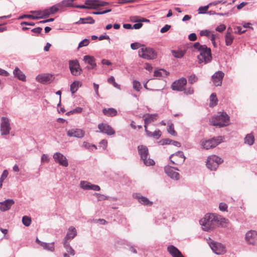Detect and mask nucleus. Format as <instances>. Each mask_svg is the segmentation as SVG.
<instances>
[{
	"mask_svg": "<svg viewBox=\"0 0 257 257\" xmlns=\"http://www.w3.org/2000/svg\"><path fill=\"white\" fill-rule=\"evenodd\" d=\"M167 131L170 134L173 136H176L177 135V133L174 130V125L172 123L168 125Z\"/></svg>",
	"mask_w": 257,
	"mask_h": 257,
	"instance_id": "obj_45",
	"label": "nucleus"
},
{
	"mask_svg": "<svg viewBox=\"0 0 257 257\" xmlns=\"http://www.w3.org/2000/svg\"><path fill=\"white\" fill-rule=\"evenodd\" d=\"M169 73L166 70L161 69L154 71V75L156 77H166L169 75Z\"/></svg>",
	"mask_w": 257,
	"mask_h": 257,
	"instance_id": "obj_34",
	"label": "nucleus"
},
{
	"mask_svg": "<svg viewBox=\"0 0 257 257\" xmlns=\"http://www.w3.org/2000/svg\"><path fill=\"white\" fill-rule=\"evenodd\" d=\"M80 186L81 188L85 190L99 191L100 188L98 185L92 184L90 182L82 181L80 182Z\"/></svg>",
	"mask_w": 257,
	"mask_h": 257,
	"instance_id": "obj_19",
	"label": "nucleus"
},
{
	"mask_svg": "<svg viewBox=\"0 0 257 257\" xmlns=\"http://www.w3.org/2000/svg\"><path fill=\"white\" fill-rule=\"evenodd\" d=\"M31 13L36 14V16H40L44 15V10L43 11H31Z\"/></svg>",
	"mask_w": 257,
	"mask_h": 257,
	"instance_id": "obj_63",
	"label": "nucleus"
},
{
	"mask_svg": "<svg viewBox=\"0 0 257 257\" xmlns=\"http://www.w3.org/2000/svg\"><path fill=\"white\" fill-rule=\"evenodd\" d=\"M185 90V93L186 94H192L194 92V90L192 87H189L187 89L184 90Z\"/></svg>",
	"mask_w": 257,
	"mask_h": 257,
	"instance_id": "obj_64",
	"label": "nucleus"
},
{
	"mask_svg": "<svg viewBox=\"0 0 257 257\" xmlns=\"http://www.w3.org/2000/svg\"><path fill=\"white\" fill-rule=\"evenodd\" d=\"M157 116V114H148V116L144 119L145 125L144 127L145 129H147V125L149 123L154 121L156 120V117Z\"/></svg>",
	"mask_w": 257,
	"mask_h": 257,
	"instance_id": "obj_28",
	"label": "nucleus"
},
{
	"mask_svg": "<svg viewBox=\"0 0 257 257\" xmlns=\"http://www.w3.org/2000/svg\"><path fill=\"white\" fill-rule=\"evenodd\" d=\"M254 142V138L253 135L251 134H247L244 138V143L251 146Z\"/></svg>",
	"mask_w": 257,
	"mask_h": 257,
	"instance_id": "obj_36",
	"label": "nucleus"
},
{
	"mask_svg": "<svg viewBox=\"0 0 257 257\" xmlns=\"http://www.w3.org/2000/svg\"><path fill=\"white\" fill-rule=\"evenodd\" d=\"M60 5L58 4V3L56 4L55 5H53V6L50 7V10L51 12V14H53V15L56 13L59 10H61L60 7L59 6Z\"/></svg>",
	"mask_w": 257,
	"mask_h": 257,
	"instance_id": "obj_44",
	"label": "nucleus"
},
{
	"mask_svg": "<svg viewBox=\"0 0 257 257\" xmlns=\"http://www.w3.org/2000/svg\"><path fill=\"white\" fill-rule=\"evenodd\" d=\"M171 52L173 55L177 58H182L185 54V52L182 50H172Z\"/></svg>",
	"mask_w": 257,
	"mask_h": 257,
	"instance_id": "obj_38",
	"label": "nucleus"
},
{
	"mask_svg": "<svg viewBox=\"0 0 257 257\" xmlns=\"http://www.w3.org/2000/svg\"><path fill=\"white\" fill-rule=\"evenodd\" d=\"M98 128L99 132L107 135L108 136H112L115 134V131L112 127L107 123H101L98 124Z\"/></svg>",
	"mask_w": 257,
	"mask_h": 257,
	"instance_id": "obj_14",
	"label": "nucleus"
},
{
	"mask_svg": "<svg viewBox=\"0 0 257 257\" xmlns=\"http://www.w3.org/2000/svg\"><path fill=\"white\" fill-rule=\"evenodd\" d=\"M41 242V246L43 247L44 249L51 251H53L55 249L54 248V242L52 243H46L44 242Z\"/></svg>",
	"mask_w": 257,
	"mask_h": 257,
	"instance_id": "obj_35",
	"label": "nucleus"
},
{
	"mask_svg": "<svg viewBox=\"0 0 257 257\" xmlns=\"http://www.w3.org/2000/svg\"><path fill=\"white\" fill-rule=\"evenodd\" d=\"M171 28V26L169 25H166L164 27L161 28L160 32L161 33H164L167 32Z\"/></svg>",
	"mask_w": 257,
	"mask_h": 257,
	"instance_id": "obj_57",
	"label": "nucleus"
},
{
	"mask_svg": "<svg viewBox=\"0 0 257 257\" xmlns=\"http://www.w3.org/2000/svg\"><path fill=\"white\" fill-rule=\"evenodd\" d=\"M98 2L99 0H86L85 5L89 7L88 9H96Z\"/></svg>",
	"mask_w": 257,
	"mask_h": 257,
	"instance_id": "obj_31",
	"label": "nucleus"
},
{
	"mask_svg": "<svg viewBox=\"0 0 257 257\" xmlns=\"http://www.w3.org/2000/svg\"><path fill=\"white\" fill-rule=\"evenodd\" d=\"M44 15L40 16V17H41V19L47 18L49 17L50 15H53V14H51V12L50 10V8L45 9L44 10Z\"/></svg>",
	"mask_w": 257,
	"mask_h": 257,
	"instance_id": "obj_50",
	"label": "nucleus"
},
{
	"mask_svg": "<svg viewBox=\"0 0 257 257\" xmlns=\"http://www.w3.org/2000/svg\"><path fill=\"white\" fill-rule=\"evenodd\" d=\"M14 203L15 201L12 199H8L4 201L0 202V210L3 212L8 210Z\"/></svg>",
	"mask_w": 257,
	"mask_h": 257,
	"instance_id": "obj_20",
	"label": "nucleus"
},
{
	"mask_svg": "<svg viewBox=\"0 0 257 257\" xmlns=\"http://www.w3.org/2000/svg\"><path fill=\"white\" fill-rule=\"evenodd\" d=\"M172 142V140L170 139H163L161 140L158 143L160 144L161 145H170L171 142Z\"/></svg>",
	"mask_w": 257,
	"mask_h": 257,
	"instance_id": "obj_47",
	"label": "nucleus"
},
{
	"mask_svg": "<svg viewBox=\"0 0 257 257\" xmlns=\"http://www.w3.org/2000/svg\"><path fill=\"white\" fill-rule=\"evenodd\" d=\"M41 161L42 162H48L49 161V158L48 155L43 154L41 157Z\"/></svg>",
	"mask_w": 257,
	"mask_h": 257,
	"instance_id": "obj_60",
	"label": "nucleus"
},
{
	"mask_svg": "<svg viewBox=\"0 0 257 257\" xmlns=\"http://www.w3.org/2000/svg\"><path fill=\"white\" fill-rule=\"evenodd\" d=\"M210 106L213 107L217 105V98L215 93H212L210 96Z\"/></svg>",
	"mask_w": 257,
	"mask_h": 257,
	"instance_id": "obj_39",
	"label": "nucleus"
},
{
	"mask_svg": "<svg viewBox=\"0 0 257 257\" xmlns=\"http://www.w3.org/2000/svg\"><path fill=\"white\" fill-rule=\"evenodd\" d=\"M95 21L91 17H87L86 18H80L79 20L76 23V24H94Z\"/></svg>",
	"mask_w": 257,
	"mask_h": 257,
	"instance_id": "obj_32",
	"label": "nucleus"
},
{
	"mask_svg": "<svg viewBox=\"0 0 257 257\" xmlns=\"http://www.w3.org/2000/svg\"><path fill=\"white\" fill-rule=\"evenodd\" d=\"M77 235V230L76 228L73 226H70L66 236L64 238L63 241L70 242Z\"/></svg>",
	"mask_w": 257,
	"mask_h": 257,
	"instance_id": "obj_22",
	"label": "nucleus"
},
{
	"mask_svg": "<svg viewBox=\"0 0 257 257\" xmlns=\"http://www.w3.org/2000/svg\"><path fill=\"white\" fill-rule=\"evenodd\" d=\"M53 76L50 74H39L36 77L37 80L42 83H49L52 80Z\"/></svg>",
	"mask_w": 257,
	"mask_h": 257,
	"instance_id": "obj_21",
	"label": "nucleus"
},
{
	"mask_svg": "<svg viewBox=\"0 0 257 257\" xmlns=\"http://www.w3.org/2000/svg\"><path fill=\"white\" fill-rule=\"evenodd\" d=\"M8 175V171L6 170H4L0 178V187H2L3 182L7 177Z\"/></svg>",
	"mask_w": 257,
	"mask_h": 257,
	"instance_id": "obj_48",
	"label": "nucleus"
},
{
	"mask_svg": "<svg viewBox=\"0 0 257 257\" xmlns=\"http://www.w3.org/2000/svg\"><path fill=\"white\" fill-rule=\"evenodd\" d=\"M134 197L137 198L138 201L144 205L151 206L153 202L150 201L147 197L141 196L140 194H135L133 195Z\"/></svg>",
	"mask_w": 257,
	"mask_h": 257,
	"instance_id": "obj_23",
	"label": "nucleus"
},
{
	"mask_svg": "<svg viewBox=\"0 0 257 257\" xmlns=\"http://www.w3.org/2000/svg\"><path fill=\"white\" fill-rule=\"evenodd\" d=\"M53 159L55 162L63 167L68 166V160L65 156L59 152H56L53 155Z\"/></svg>",
	"mask_w": 257,
	"mask_h": 257,
	"instance_id": "obj_15",
	"label": "nucleus"
},
{
	"mask_svg": "<svg viewBox=\"0 0 257 257\" xmlns=\"http://www.w3.org/2000/svg\"><path fill=\"white\" fill-rule=\"evenodd\" d=\"M227 205L224 202H221L219 205V209L222 211H227Z\"/></svg>",
	"mask_w": 257,
	"mask_h": 257,
	"instance_id": "obj_52",
	"label": "nucleus"
},
{
	"mask_svg": "<svg viewBox=\"0 0 257 257\" xmlns=\"http://www.w3.org/2000/svg\"><path fill=\"white\" fill-rule=\"evenodd\" d=\"M143 45H142L143 46ZM142 45L139 42L133 43L131 45V48L133 50H137L139 48L141 47Z\"/></svg>",
	"mask_w": 257,
	"mask_h": 257,
	"instance_id": "obj_53",
	"label": "nucleus"
},
{
	"mask_svg": "<svg viewBox=\"0 0 257 257\" xmlns=\"http://www.w3.org/2000/svg\"><path fill=\"white\" fill-rule=\"evenodd\" d=\"M208 244L212 251L215 254L222 255L226 252L225 246L223 244L220 242L215 241L210 238H209Z\"/></svg>",
	"mask_w": 257,
	"mask_h": 257,
	"instance_id": "obj_7",
	"label": "nucleus"
},
{
	"mask_svg": "<svg viewBox=\"0 0 257 257\" xmlns=\"http://www.w3.org/2000/svg\"><path fill=\"white\" fill-rule=\"evenodd\" d=\"M69 69L72 75L78 76L82 71L77 60H70L69 62Z\"/></svg>",
	"mask_w": 257,
	"mask_h": 257,
	"instance_id": "obj_12",
	"label": "nucleus"
},
{
	"mask_svg": "<svg viewBox=\"0 0 257 257\" xmlns=\"http://www.w3.org/2000/svg\"><path fill=\"white\" fill-rule=\"evenodd\" d=\"M104 115L108 117H113L117 114V110L113 108H104L102 109Z\"/></svg>",
	"mask_w": 257,
	"mask_h": 257,
	"instance_id": "obj_25",
	"label": "nucleus"
},
{
	"mask_svg": "<svg viewBox=\"0 0 257 257\" xmlns=\"http://www.w3.org/2000/svg\"><path fill=\"white\" fill-rule=\"evenodd\" d=\"M175 170L179 171V169L177 168L172 167L169 165L165 166L164 168L165 172L168 176L172 179L178 180L180 178V175Z\"/></svg>",
	"mask_w": 257,
	"mask_h": 257,
	"instance_id": "obj_13",
	"label": "nucleus"
},
{
	"mask_svg": "<svg viewBox=\"0 0 257 257\" xmlns=\"http://www.w3.org/2000/svg\"><path fill=\"white\" fill-rule=\"evenodd\" d=\"M81 86V84H80V82L78 81H74L71 85H70V91L72 93V94L75 93L78 90L79 86Z\"/></svg>",
	"mask_w": 257,
	"mask_h": 257,
	"instance_id": "obj_37",
	"label": "nucleus"
},
{
	"mask_svg": "<svg viewBox=\"0 0 257 257\" xmlns=\"http://www.w3.org/2000/svg\"><path fill=\"white\" fill-rule=\"evenodd\" d=\"M197 80L198 77L195 74L191 75L188 78L189 83L191 84L196 82Z\"/></svg>",
	"mask_w": 257,
	"mask_h": 257,
	"instance_id": "obj_49",
	"label": "nucleus"
},
{
	"mask_svg": "<svg viewBox=\"0 0 257 257\" xmlns=\"http://www.w3.org/2000/svg\"><path fill=\"white\" fill-rule=\"evenodd\" d=\"M171 162L175 165H179L183 164L186 157L181 151H178L174 154H172L169 158Z\"/></svg>",
	"mask_w": 257,
	"mask_h": 257,
	"instance_id": "obj_10",
	"label": "nucleus"
},
{
	"mask_svg": "<svg viewBox=\"0 0 257 257\" xmlns=\"http://www.w3.org/2000/svg\"><path fill=\"white\" fill-rule=\"evenodd\" d=\"M225 28L226 26L224 24H221L217 26L215 30L216 31H218L219 32H222L225 29Z\"/></svg>",
	"mask_w": 257,
	"mask_h": 257,
	"instance_id": "obj_56",
	"label": "nucleus"
},
{
	"mask_svg": "<svg viewBox=\"0 0 257 257\" xmlns=\"http://www.w3.org/2000/svg\"><path fill=\"white\" fill-rule=\"evenodd\" d=\"M209 31L207 30H202L200 32V35L201 36H209Z\"/></svg>",
	"mask_w": 257,
	"mask_h": 257,
	"instance_id": "obj_61",
	"label": "nucleus"
},
{
	"mask_svg": "<svg viewBox=\"0 0 257 257\" xmlns=\"http://www.w3.org/2000/svg\"><path fill=\"white\" fill-rule=\"evenodd\" d=\"M89 43V40L88 39H84L81 41L78 45V49L82 47L87 46Z\"/></svg>",
	"mask_w": 257,
	"mask_h": 257,
	"instance_id": "obj_46",
	"label": "nucleus"
},
{
	"mask_svg": "<svg viewBox=\"0 0 257 257\" xmlns=\"http://www.w3.org/2000/svg\"><path fill=\"white\" fill-rule=\"evenodd\" d=\"M83 61L88 64H91L94 61H95V59L93 56L89 55H85L83 57Z\"/></svg>",
	"mask_w": 257,
	"mask_h": 257,
	"instance_id": "obj_40",
	"label": "nucleus"
},
{
	"mask_svg": "<svg viewBox=\"0 0 257 257\" xmlns=\"http://www.w3.org/2000/svg\"><path fill=\"white\" fill-rule=\"evenodd\" d=\"M193 47L200 52L199 55L197 56L199 63L206 64L211 61L212 56L210 48H208L205 45H201L199 42L195 43L193 44Z\"/></svg>",
	"mask_w": 257,
	"mask_h": 257,
	"instance_id": "obj_2",
	"label": "nucleus"
},
{
	"mask_svg": "<svg viewBox=\"0 0 257 257\" xmlns=\"http://www.w3.org/2000/svg\"><path fill=\"white\" fill-rule=\"evenodd\" d=\"M245 240L249 244L254 245L257 240V232L255 230L248 231L245 237Z\"/></svg>",
	"mask_w": 257,
	"mask_h": 257,
	"instance_id": "obj_16",
	"label": "nucleus"
},
{
	"mask_svg": "<svg viewBox=\"0 0 257 257\" xmlns=\"http://www.w3.org/2000/svg\"><path fill=\"white\" fill-rule=\"evenodd\" d=\"M235 33L238 34H242L245 32L246 30L244 29L242 26H237L235 28Z\"/></svg>",
	"mask_w": 257,
	"mask_h": 257,
	"instance_id": "obj_54",
	"label": "nucleus"
},
{
	"mask_svg": "<svg viewBox=\"0 0 257 257\" xmlns=\"http://www.w3.org/2000/svg\"><path fill=\"white\" fill-rule=\"evenodd\" d=\"M210 123L219 127L226 126L229 123V116L226 112H222L212 116L210 119Z\"/></svg>",
	"mask_w": 257,
	"mask_h": 257,
	"instance_id": "obj_3",
	"label": "nucleus"
},
{
	"mask_svg": "<svg viewBox=\"0 0 257 257\" xmlns=\"http://www.w3.org/2000/svg\"><path fill=\"white\" fill-rule=\"evenodd\" d=\"M226 219L221 215L213 213H207L199 221L203 230L210 231L216 227L219 226L222 223L226 222Z\"/></svg>",
	"mask_w": 257,
	"mask_h": 257,
	"instance_id": "obj_1",
	"label": "nucleus"
},
{
	"mask_svg": "<svg viewBox=\"0 0 257 257\" xmlns=\"http://www.w3.org/2000/svg\"><path fill=\"white\" fill-rule=\"evenodd\" d=\"M138 149L141 159L143 161L146 166H153L155 164V161L149 157V150L147 147L144 145H140L138 147Z\"/></svg>",
	"mask_w": 257,
	"mask_h": 257,
	"instance_id": "obj_4",
	"label": "nucleus"
},
{
	"mask_svg": "<svg viewBox=\"0 0 257 257\" xmlns=\"http://www.w3.org/2000/svg\"><path fill=\"white\" fill-rule=\"evenodd\" d=\"M223 160L216 156L211 155L208 156L206 161V166L211 171H215L218 167L219 165L223 163Z\"/></svg>",
	"mask_w": 257,
	"mask_h": 257,
	"instance_id": "obj_5",
	"label": "nucleus"
},
{
	"mask_svg": "<svg viewBox=\"0 0 257 257\" xmlns=\"http://www.w3.org/2000/svg\"><path fill=\"white\" fill-rule=\"evenodd\" d=\"M42 31V28L41 27H37L33 29L31 31L34 33H36L37 34H40Z\"/></svg>",
	"mask_w": 257,
	"mask_h": 257,
	"instance_id": "obj_59",
	"label": "nucleus"
},
{
	"mask_svg": "<svg viewBox=\"0 0 257 257\" xmlns=\"http://www.w3.org/2000/svg\"><path fill=\"white\" fill-rule=\"evenodd\" d=\"M224 74L221 71H218L212 76V79L215 86H221Z\"/></svg>",
	"mask_w": 257,
	"mask_h": 257,
	"instance_id": "obj_18",
	"label": "nucleus"
},
{
	"mask_svg": "<svg viewBox=\"0 0 257 257\" xmlns=\"http://www.w3.org/2000/svg\"><path fill=\"white\" fill-rule=\"evenodd\" d=\"M85 132L80 128H72L67 131V135L69 137L82 138L84 137Z\"/></svg>",
	"mask_w": 257,
	"mask_h": 257,
	"instance_id": "obj_17",
	"label": "nucleus"
},
{
	"mask_svg": "<svg viewBox=\"0 0 257 257\" xmlns=\"http://www.w3.org/2000/svg\"><path fill=\"white\" fill-rule=\"evenodd\" d=\"M145 132L147 137H153L157 140L159 139L162 135V132L159 130H158L157 131H155L154 132L152 133L151 132L148 131L147 128L145 129Z\"/></svg>",
	"mask_w": 257,
	"mask_h": 257,
	"instance_id": "obj_27",
	"label": "nucleus"
},
{
	"mask_svg": "<svg viewBox=\"0 0 257 257\" xmlns=\"http://www.w3.org/2000/svg\"><path fill=\"white\" fill-rule=\"evenodd\" d=\"M14 75L15 77H17L19 80L25 81L26 80L25 75L19 69L16 67L13 71Z\"/></svg>",
	"mask_w": 257,
	"mask_h": 257,
	"instance_id": "obj_26",
	"label": "nucleus"
},
{
	"mask_svg": "<svg viewBox=\"0 0 257 257\" xmlns=\"http://www.w3.org/2000/svg\"><path fill=\"white\" fill-rule=\"evenodd\" d=\"M197 38L196 34L194 33H192L188 36V39H189L190 41H196L197 40Z\"/></svg>",
	"mask_w": 257,
	"mask_h": 257,
	"instance_id": "obj_58",
	"label": "nucleus"
},
{
	"mask_svg": "<svg viewBox=\"0 0 257 257\" xmlns=\"http://www.w3.org/2000/svg\"><path fill=\"white\" fill-rule=\"evenodd\" d=\"M24 18H29L32 20H38L41 19V17H40V16H35L32 15H23L22 16H20L18 19L21 20Z\"/></svg>",
	"mask_w": 257,
	"mask_h": 257,
	"instance_id": "obj_41",
	"label": "nucleus"
},
{
	"mask_svg": "<svg viewBox=\"0 0 257 257\" xmlns=\"http://www.w3.org/2000/svg\"><path fill=\"white\" fill-rule=\"evenodd\" d=\"M167 250L172 257H184L181 251L173 245H169Z\"/></svg>",
	"mask_w": 257,
	"mask_h": 257,
	"instance_id": "obj_24",
	"label": "nucleus"
},
{
	"mask_svg": "<svg viewBox=\"0 0 257 257\" xmlns=\"http://www.w3.org/2000/svg\"><path fill=\"white\" fill-rule=\"evenodd\" d=\"M23 224L26 226H29L31 223V219L27 216H24L22 218Z\"/></svg>",
	"mask_w": 257,
	"mask_h": 257,
	"instance_id": "obj_42",
	"label": "nucleus"
},
{
	"mask_svg": "<svg viewBox=\"0 0 257 257\" xmlns=\"http://www.w3.org/2000/svg\"><path fill=\"white\" fill-rule=\"evenodd\" d=\"M93 88H94L96 95L97 96H99V93H98L99 85L95 83H93Z\"/></svg>",
	"mask_w": 257,
	"mask_h": 257,
	"instance_id": "obj_62",
	"label": "nucleus"
},
{
	"mask_svg": "<svg viewBox=\"0 0 257 257\" xmlns=\"http://www.w3.org/2000/svg\"><path fill=\"white\" fill-rule=\"evenodd\" d=\"M208 5L204 7H200L198 9L199 14H205L208 9Z\"/></svg>",
	"mask_w": 257,
	"mask_h": 257,
	"instance_id": "obj_55",
	"label": "nucleus"
},
{
	"mask_svg": "<svg viewBox=\"0 0 257 257\" xmlns=\"http://www.w3.org/2000/svg\"><path fill=\"white\" fill-rule=\"evenodd\" d=\"M139 56L146 59H154L157 57V53L153 49L149 47H143L139 50Z\"/></svg>",
	"mask_w": 257,
	"mask_h": 257,
	"instance_id": "obj_8",
	"label": "nucleus"
},
{
	"mask_svg": "<svg viewBox=\"0 0 257 257\" xmlns=\"http://www.w3.org/2000/svg\"><path fill=\"white\" fill-rule=\"evenodd\" d=\"M133 88L137 91H140L142 88L141 83L137 80H134L133 82Z\"/></svg>",
	"mask_w": 257,
	"mask_h": 257,
	"instance_id": "obj_43",
	"label": "nucleus"
},
{
	"mask_svg": "<svg viewBox=\"0 0 257 257\" xmlns=\"http://www.w3.org/2000/svg\"><path fill=\"white\" fill-rule=\"evenodd\" d=\"M234 39V36L230 32L227 31L225 36L226 45L230 46L232 44Z\"/></svg>",
	"mask_w": 257,
	"mask_h": 257,
	"instance_id": "obj_33",
	"label": "nucleus"
},
{
	"mask_svg": "<svg viewBox=\"0 0 257 257\" xmlns=\"http://www.w3.org/2000/svg\"><path fill=\"white\" fill-rule=\"evenodd\" d=\"M98 201L107 200L108 198V196H105L104 195L101 194L100 193H95Z\"/></svg>",
	"mask_w": 257,
	"mask_h": 257,
	"instance_id": "obj_51",
	"label": "nucleus"
},
{
	"mask_svg": "<svg viewBox=\"0 0 257 257\" xmlns=\"http://www.w3.org/2000/svg\"><path fill=\"white\" fill-rule=\"evenodd\" d=\"M222 142V138L221 136L213 137L207 140H202L201 145L205 150H209L216 147Z\"/></svg>",
	"mask_w": 257,
	"mask_h": 257,
	"instance_id": "obj_6",
	"label": "nucleus"
},
{
	"mask_svg": "<svg viewBox=\"0 0 257 257\" xmlns=\"http://www.w3.org/2000/svg\"><path fill=\"white\" fill-rule=\"evenodd\" d=\"M187 84V79L184 77H182L179 79L174 81L171 85V88L173 90L182 91L185 90V86Z\"/></svg>",
	"mask_w": 257,
	"mask_h": 257,
	"instance_id": "obj_11",
	"label": "nucleus"
},
{
	"mask_svg": "<svg viewBox=\"0 0 257 257\" xmlns=\"http://www.w3.org/2000/svg\"><path fill=\"white\" fill-rule=\"evenodd\" d=\"M73 1L74 0H63L59 3L58 4L60 5L59 6L61 9L66 7L74 8Z\"/></svg>",
	"mask_w": 257,
	"mask_h": 257,
	"instance_id": "obj_30",
	"label": "nucleus"
},
{
	"mask_svg": "<svg viewBox=\"0 0 257 257\" xmlns=\"http://www.w3.org/2000/svg\"><path fill=\"white\" fill-rule=\"evenodd\" d=\"M70 242L63 241V247L68 253L73 256L75 254V251L70 245Z\"/></svg>",
	"mask_w": 257,
	"mask_h": 257,
	"instance_id": "obj_29",
	"label": "nucleus"
},
{
	"mask_svg": "<svg viewBox=\"0 0 257 257\" xmlns=\"http://www.w3.org/2000/svg\"><path fill=\"white\" fill-rule=\"evenodd\" d=\"M11 129L10 120L8 117L3 116L0 125L1 135L3 136L9 134Z\"/></svg>",
	"mask_w": 257,
	"mask_h": 257,
	"instance_id": "obj_9",
	"label": "nucleus"
}]
</instances>
